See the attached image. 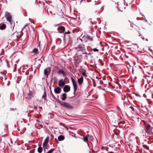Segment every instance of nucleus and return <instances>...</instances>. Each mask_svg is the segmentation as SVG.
I'll return each instance as SVG.
<instances>
[{
  "label": "nucleus",
  "mask_w": 153,
  "mask_h": 153,
  "mask_svg": "<svg viewBox=\"0 0 153 153\" xmlns=\"http://www.w3.org/2000/svg\"><path fill=\"white\" fill-rule=\"evenodd\" d=\"M5 17L6 18L7 21L10 23L11 27H13V29L15 25V24L14 22L12 20V16L10 13L8 12H6Z\"/></svg>",
  "instance_id": "nucleus-1"
},
{
  "label": "nucleus",
  "mask_w": 153,
  "mask_h": 153,
  "mask_svg": "<svg viewBox=\"0 0 153 153\" xmlns=\"http://www.w3.org/2000/svg\"><path fill=\"white\" fill-rule=\"evenodd\" d=\"M84 45L82 44L79 45L77 47L75 48L76 50L78 49L79 51H81L82 52H84L85 51V48L84 47Z\"/></svg>",
  "instance_id": "nucleus-2"
},
{
  "label": "nucleus",
  "mask_w": 153,
  "mask_h": 153,
  "mask_svg": "<svg viewBox=\"0 0 153 153\" xmlns=\"http://www.w3.org/2000/svg\"><path fill=\"white\" fill-rule=\"evenodd\" d=\"M60 105L65 108H68L69 109H72V106L69 103L63 102L60 103Z\"/></svg>",
  "instance_id": "nucleus-3"
},
{
  "label": "nucleus",
  "mask_w": 153,
  "mask_h": 153,
  "mask_svg": "<svg viewBox=\"0 0 153 153\" xmlns=\"http://www.w3.org/2000/svg\"><path fill=\"white\" fill-rule=\"evenodd\" d=\"M152 128L150 124H147L145 126V130L147 133H150L151 131Z\"/></svg>",
  "instance_id": "nucleus-4"
},
{
  "label": "nucleus",
  "mask_w": 153,
  "mask_h": 153,
  "mask_svg": "<svg viewBox=\"0 0 153 153\" xmlns=\"http://www.w3.org/2000/svg\"><path fill=\"white\" fill-rule=\"evenodd\" d=\"M71 81L73 85V87L74 88V94L77 90V86L76 83V81L74 80L73 78H71Z\"/></svg>",
  "instance_id": "nucleus-5"
},
{
  "label": "nucleus",
  "mask_w": 153,
  "mask_h": 153,
  "mask_svg": "<svg viewBox=\"0 0 153 153\" xmlns=\"http://www.w3.org/2000/svg\"><path fill=\"white\" fill-rule=\"evenodd\" d=\"M57 73L59 74L62 75L64 77H65L67 76V74L63 70H59L58 71Z\"/></svg>",
  "instance_id": "nucleus-6"
},
{
  "label": "nucleus",
  "mask_w": 153,
  "mask_h": 153,
  "mask_svg": "<svg viewBox=\"0 0 153 153\" xmlns=\"http://www.w3.org/2000/svg\"><path fill=\"white\" fill-rule=\"evenodd\" d=\"M70 90V87L68 85H65L63 88V90L64 92L67 93L69 92Z\"/></svg>",
  "instance_id": "nucleus-7"
},
{
  "label": "nucleus",
  "mask_w": 153,
  "mask_h": 153,
  "mask_svg": "<svg viewBox=\"0 0 153 153\" xmlns=\"http://www.w3.org/2000/svg\"><path fill=\"white\" fill-rule=\"evenodd\" d=\"M49 140V137H47L45 140L44 141L43 144V147H44V149H45V147L46 146L47 144H48V141Z\"/></svg>",
  "instance_id": "nucleus-8"
},
{
  "label": "nucleus",
  "mask_w": 153,
  "mask_h": 153,
  "mask_svg": "<svg viewBox=\"0 0 153 153\" xmlns=\"http://www.w3.org/2000/svg\"><path fill=\"white\" fill-rule=\"evenodd\" d=\"M57 30L60 33H62L65 31V28L63 26H61L58 28Z\"/></svg>",
  "instance_id": "nucleus-9"
},
{
  "label": "nucleus",
  "mask_w": 153,
  "mask_h": 153,
  "mask_svg": "<svg viewBox=\"0 0 153 153\" xmlns=\"http://www.w3.org/2000/svg\"><path fill=\"white\" fill-rule=\"evenodd\" d=\"M61 88L59 87H56L54 89V92L56 94H59L61 92Z\"/></svg>",
  "instance_id": "nucleus-10"
},
{
  "label": "nucleus",
  "mask_w": 153,
  "mask_h": 153,
  "mask_svg": "<svg viewBox=\"0 0 153 153\" xmlns=\"http://www.w3.org/2000/svg\"><path fill=\"white\" fill-rule=\"evenodd\" d=\"M65 83L62 79H61L59 81L58 85L59 86H63L65 85Z\"/></svg>",
  "instance_id": "nucleus-11"
},
{
  "label": "nucleus",
  "mask_w": 153,
  "mask_h": 153,
  "mask_svg": "<svg viewBox=\"0 0 153 153\" xmlns=\"http://www.w3.org/2000/svg\"><path fill=\"white\" fill-rule=\"evenodd\" d=\"M34 96V94L32 92L29 91L27 94V98L30 100Z\"/></svg>",
  "instance_id": "nucleus-12"
},
{
  "label": "nucleus",
  "mask_w": 153,
  "mask_h": 153,
  "mask_svg": "<svg viewBox=\"0 0 153 153\" xmlns=\"http://www.w3.org/2000/svg\"><path fill=\"white\" fill-rule=\"evenodd\" d=\"M83 81V76H81L80 78L78 79V82L79 85H81Z\"/></svg>",
  "instance_id": "nucleus-13"
},
{
  "label": "nucleus",
  "mask_w": 153,
  "mask_h": 153,
  "mask_svg": "<svg viewBox=\"0 0 153 153\" xmlns=\"http://www.w3.org/2000/svg\"><path fill=\"white\" fill-rule=\"evenodd\" d=\"M74 59L76 61L77 63H79L81 62V59L78 56H75L74 58Z\"/></svg>",
  "instance_id": "nucleus-14"
},
{
  "label": "nucleus",
  "mask_w": 153,
  "mask_h": 153,
  "mask_svg": "<svg viewBox=\"0 0 153 153\" xmlns=\"http://www.w3.org/2000/svg\"><path fill=\"white\" fill-rule=\"evenodd\" d=\"M64 139V137L62 135H60L58 137V139L60 141L63 140Z\"/></svg>",
  "instance_id": "nucleus-15"
},
{
  "label": "nucleus",
  "mask_w": 153,
  "mask_h": 153,
  "mask_svg": "<svg viewBox=\"0 0 153 153\" xmlns=\"http://www.w3.org/2000/svg\"><path fill=\"white\" fill-rule=\"evenodd\" d=\"M88 134L86 135L82 139L83 141L85 142H86L88 140Z\"/></svg>",
  "instance_id": "nucleus-16"
},
{
  "label": "nucleus",
  "mask_w": 153,
  "mask_h": 153,
  "mask_svg": "<svg viewBox=\"0 0 153 153\" xmlns=\"http://www.w3.org/2000/svg\"><path fill=\"white\" fill-rule=\"evenodd\" d=\"M44 73L45 75L47 76V77H48V75L49 74V72L48 71L47 69H45L44 71Z\"/></svg>",
  "instance_id": "nucleus-17"
},
{
  "label": "nucleus",
  "mask_w": 153,
  "mask_h": 153,
  "mask_svg": "<svg viewBox=\"0 0 153 153\" xmlns=\"http://www.w3.org/2000/svg\"><path fill=\"white\" fill-rule=\"evenodd\" d=\"M6 27V25L4 24L1 25L0 26V29L1 30H3L5 29Z\"/></svg>",
  "instance_id": "nucleus-18"
},
{
  "label": "nucleus",
  "mask_w": 153,
  "mask_h": 153,
  "mask_svg": "<svg viewBox=\"0 0 153 153\" xmlns=\"http://www.w3.org/2000/svg\"><path fill=\"white\" fill-rule=\"evenodd\" d=\"M66 94L65 93H64L62 95V99L63 100H65L66 97Z\"/></svg>",
  "instance_id": "nucleus-19"
},
{
  "label": "nucleus",
  "mask_w": 153,
  "mask_h": 153,
  "mask_svg": "<svg viewBox=\"0 0 153 153\" xmlns=\"http://www.w3.org/2000/svg\"><path fill=\"white\" fill-rule=\"evenodd\" d=\"M46 93L44 91V93L42 96V98L43 99H44V100L45 101V100L46 99Z\"/></svg>",
  "instance_id": "nucleus-20"
},
{
  "label": "nucleus",
  "mask_w": 153,
  "mask_h": 153,
  "mask_svg": "<svg viewBox=\"0 0 153 153\" xmlns=\"http://www.w3.org/2000/svg\"><path fill=\"white\" fill-rule=\"evenodd\" d=\"M42 148L39 147L38 149V152L39 153H41L42 151Z\"/></svg>",
  "instance_id": "nucleus-21"
},
{
  "label": "nucleus",
  "mask_w": 153,
  "mask_h": 153,
  "mask_svg": "<svg viewBox=\"0 0 153 153\" xmlns=\"http://www.w3.org/2000/svg\"><path fill=\"white\" fill-rule=\"evenodd\" d=\"M53 83H55L57 81V78L56 77H55L53 78Z\"/></svg>",
  "instance_id": "nucleus-22"
},
{
  "label": "nucleus",
  "mask_w": 153,
  "mask_h": 153,
  "mask_svg": "<svg viewBox=\"0 0 153 153\" xmlns=\"http://www.w3.org/2000/svg\"><path fill=\"white\" fill-rule=\"evenodd\" d=\"M86 37L90 41H91L93 40V37H91L88 35H87Z\"/></svg>",
  "instance_id": "nucleus-23"
},
{
  "label": "nucleus",
  "mask_w": 153,
  "mask_h": 153,
  "mask_svg": "<svg viewBox=\"0 0 153 153\" xmlns=\"http://www.w3.org/2000/svg\"><path fill=\"white\" fill-rule=\"evenodd\" d=\"M110 114H111L112 115L111 116L112 117H113L114 115L112 111H110L108 113V115L110 117V116L109 115Z\"/></svg>",
  "instance_id": "nucleus-24"
},
{
  "label": "nucleus",
  "mask_w": 153,
  "mask_h": 153,
  "mask_svg": "<svg viewBox=\"0 0 153 153\" xmlns=\"http://www.w3.org/2000/svg\"><path fill=\"white\" fill-rule=\"evenodd\" d=\"M91 51H93L95 52H98L99 51L98 49L97 48H93V49H91Z\"/></svg>",
  "instance_id": "nucleus-25"
},
{
  "label": "nucleus",
  "mask_w": 153,
  "mask_h": 153,
  "mask_svg": "<svg viewBox=\"0 0 153 153\" xmlns=\"http://www.w3.org/2000/svg\"><path fill=\"white\" fill-rule=\"evenodd\" d=\"M144 70L146 71H149V66H146L144 67Z\"/></svg>",
  "instance_id": "nucleus-26"
},
{
  "label": "nucleus",
  "mask_w": 153,
  "mask_h": 153,
  "mask_svg": "<svg viewBox=\"0 0 153 153\" xmlns=\"http://www.w3.org/2000/svg\"><path fill=\"white\" fill-rule=\"evenodd\" d=\"M55 149H51V150H50L47 153H52V152Z\"/></svg>",
  "instance_id": "nucleus-27"
},
{
  "label": "nucleus",
  "mask_w": 153,
  "mask_h": 153,
  "mask_svg": "<svg viewBox=\"0 0 153 153\" xmlns=\"http://www.w3.org/2000/svg\"><path fill=\"white\" fill-rule=\"evenodd\" d=\"M38 49L36 48H35L33 50V52L34 53H37L38 52Z\"/></svg>",
  "instance_id": "nucleus-28"
},
{
  "label": "nucleus",
  "mask_w": 153,
  "mask_h": 153,
  "mask_svg": "<svg viewBox=\"0 0 153 153\" xmlns=\"http://www.w3.org/2000/svg\"><path fill=\"white\" fill-rule=\"evenodd\" d=\"M82 75L84 76H87V75H86V73H85V71H84V72H83L82 73Z\"/></svg>",
  "instance_id": "nucleus-29"
},
{
  "label": "nucleus",
  "mask_w": 153,
  "mask_h": 153,
  "mask_svg": "<svg viewBox=\"0 0 153 153\" xmlns=\"http://www.w3.org/2000/svg\"><path fill=\"white\" fill-rule=\"evenodd\" d=\"M10 111H11L15 110H16V108L14 109V108H10Z\"/></svg>",
  "instance_id": "nucleus-30"
},
{
  "label": "nucleus",
  "mask_w": 153,
  "mask_h": 153,
  "mask_svg": "<svg viewBox=\"0 0 153 153\" xmlns=\"http://www.w3.org/2000/svg\"><path fill=\"white\" fill-rule=\"evenodd\" d=\"M85 52L83 53V54H87V55H90V53H86L85 52Z\"/></svg>",
  "instance_id": "nucleus-31"
},
{
  "label": "nucleus",
  "mask_w": 153,
  "mask_h": 153,
  "mask_svg": "<svg viewBox=\"0 0 153 153\" xmlns=\"http://www.w3.org/2000/svg\"><path fill=\"white\" fill-rule=\"evenodd\" d=\"M128 98L127 97H126V96H124V98L123 99V98L122 97V100H125L126 98Z\"/></svg>",
  "instance_id": "nucleus-32"
},
{
  "label": "nucleus",
  "mask_w": 153,
  "mask_h": 153,
  "mask_svg": "<svg viewBox=\"0 0 153 153\" xmlns=\"http://www.w3.org/2000/svg\"><path fill=\"white\" fill-rule=\"evenodd\" d=\"M27 26V25H25L23 28H22V30L21 32L22 31L24 30V29L26 27V26Z\"/></svg>",
  "instance_id": "nucleus-33"
},
{
  "label": "nucleus",
  "mask_w": 153,
  "mask_h": 153,
  "mask_svg": "<svg viewBox=\"0 0 153 153\" xmlns=\"http://www.w3.org/2000/svg\"><path fill=\"white\" fill-rule=\"evenodd\" d=\"M133 94H135L137 96H139V97H140V96L139 94H135V93H133Z\"/></svg>",
  "instance_id": "nucleus-34"
},
{
  "label": "nucleus",
  "mask_w": 153,
  "mask_h": 153,
  "mask_svg": "<svg viewBox=\"0 0 153 153\" xmlns=\"http://www.w3.org/2000/svg\"><path fill=\"white\" fill-rule=\"evenodd\" d=\"M129 96L130 97H131V98H132V99H133V97H132V96H131V95H130V96Z\"/></svg>",
  "instance_id": "nucleus-35"
},
{
  "label": "nucleus",
  "mask_w": 153,
  "mask_h": 153,
  "mask_svg": "<svg viewBox=\"0 0 153 153\" xmlns=\"http://www.w3.org/2000/svg\"><path fill=\"white\" fill-rule=\"evenodd\" d=\"M38 46L39 47V48H40V42H39V45H38Z\"/></svg>",
  "instance_id": "nucleus-36"
},
{
  "label": "nucleus",
  "mask_w": 153,
  "mask_h": 153,
  "mask_svg": "<svg viewBox=\"0 0 153 153\" xmlns=\"http://www.w3.org/2000/svg\"><path fill=\"white\" fill-rule=\"evenodd\" d=\"M101 9H102V10H103V6H102L101 8Z\"/></svg>",
  "instance_id": "nucleus-37"
},
{
  "label": "nucleus",
  "mask_w": 153,
  "mask_h": 153,
  "mask_svg": "<svg viewBox=\"0 0 153 153\" xmlns=\"http://www.w3.org/2000/svg\"><path fill=\"white\" fill-rule=\"evenodd\" d=\"M79 39L81 41H82V40L80 38H79Z\"/></svg>",
  "instance_id": "nucleus-38"
},
{
  "label": "nucleus",
  "mask_w": 153,
  "mask_h": 153,
  "mask_svg": "<svg viewBox=\"0 0 153 153\" xmlns=\"http://www.w3.org/2000/svg\"><path fill=\"white\" fill-rule=\"evenodd\" d=\"M109 153H114L112 152H109Z\"/></svg>",
  "instance_id": "nucleus-39"
},
{
  "label": "nucleus",
  "mask_w": 153,
  "mask_h": 153,
  "mask_svg": "<svg viewBox=\"0 0 153 153\" xmlns=\"http://www.w3.org/2000/svg\"><path fill=\"white\" fill-rule=\"evenodd\" d=\"M52 96H53V97H54V96L53 95H52Z\"/></svg>",
  "instance_id": "nucleus-40"
},
{
  "label": "nucleus",
  "mask_w": 153,
  "mask_h": 153,
  "mask_svg": "<svg viewBox=\"0 0 153 153\" xmlns=\"http://www.w3.org/2000/svg\"><path fill=\"white\" fill-rule=\"evenodd\" d=\"M131 27H133V26H131Z\"/></svg>",
  "instance_id": "nucleus-41"
},
{
  "label": "nucleus",
  "mask_w": 153,
  "mask_h": 153,
  "mask_svg": "<svg viewBox=\"0 0 153 153\" xmlns=\"http://www.w3.org/2000/svg\"><path fill=\"white\" fill-rule=\"evenodd\" d=\"M140 34V35L139 36H140L141 35V34Z\"/></svg>",
  "instance_id": "nucleus-42"
},
{
  "label": "nucleus",
  "mask_w": 153,
  "mask_h": 153,
  "mask_svg": "<svg viewBox=\"0 0 153 153\" xmlns=\"http://www.w3.org/2000/svg\"><path fill=\"white\" fill-rule=\"evenodd\" d=\"M7 126H8V125H7Z\"/></svg>",
  "instance_id": "nucleus-43"
},
{
  "label": "nucleus",
  "mask_w": 153,
  "mask_h": 153,
  "mask_svg": "<svg viewBox=\"0 0 153 153\" xmlns=\"http://www.w3.org/2000/svg\"><path fill=\"white\" fill-rule=\"evenodd\" d=\"M152 65H153V63L152 64Z\"/></svg>",
  "instance_id": "nucleus-44"
}]
</instances>
